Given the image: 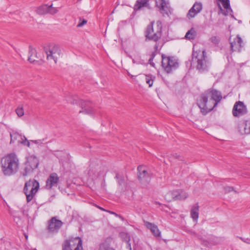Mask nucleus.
<instances>
[{
  "label": "nucleus",
  "instance_id": "2",
  "mask_svg": "<svg viewBox=\"0 0 250 250\" xmlns=\"http://www.w3.org/2000/svg\"><path fill=\"white\" fill-rule=\"evenodd\" d=\"M192 63L196 65L197 69L200 73L207 71L210 65L209 60L207 56L205 50L196 51L193 50Z\"/></svg>",
  "mask_w": 250,
  "mask_h": 250
},
{
  "label": "nucleus",
  "instance_id": "27",
  "mask_svg": "<svg viewBox=\"0 0 250 250\" xmlns=\"http://www.w3.org/2000/svg\"><path fill=\"white\" fill-rule=\"evenodd\" d=\"M48 5L45 4L39 7L37 10V12L40 15H43L48 13Z\"/></svg>",
  "mask_w": 250,
  "mask_h": 250
},
{
  "label": "nucleus",
  "instance_id": "41",
  "mask_svg": "<svg viewBox=\"0 0 250 250\" xmlns=\"http://www.w3.org/2000/svg\"><path fill=\"white\" fill-rule=\"evenodd\" d=\"M201 243H202V245H203L205 246H207V247H208V245L209 244V243L207 241H206L205 240H202Z\"/></svg>",
  "mask_w": 250,
  "mask_h": 250
},
{
  "label": "nucleus",
  "instance_id": "39",
  "mask_svg": "<svg viewBox=\"0 0 250 250\" xmlns=\"http://www.w3.org/2000/svg\"><path fill=\"white\" fill-rule=\"evenodd\" d=\"M225 193L229 192L233 190V188L231 187H225L224 188Z\"/></svg>",
  "mask_w": 250,
  "mask_h": 250
},
{
  "label": "nucleus",
  "instance_id": "29",
  "mask_svg": "<svg viewBox=\"0 0 250 250\" xmlns=\"http://www.w3.org/2000/svg\"><path fill=\"white\" fill-rule=\"evenodd\" d=\"M29 56L28 60L31 63L35 62V59L37 58V56L35 54V51L34 50H30L29 51Z\"/></svg>",
  "mask_w": 250,
  "mask_h": 250
},
{
  "label": "nucleus",
  "instance_id": "25",
  "mask_svg": "<svg viewBox=\"0 0 250 250\" xmlns=\"http://www.w3.org/2000/svg\"><path fill=\"white\" fill-rule=\"evenodd\" d=\"M82 111H80V112H84L87 114H92L93 112V109L89 103H85L82 104Z\"/></svg>",
  "mask_w": 250,
  "mask_h": 250
},
{
  "label": "nucleus",
  "instance_id": "23",
  "mask_svg": "<svg viewBox=\"0 0 250 250\" xmlns=\"http://www.w3.org/2000/svg\"><path fill=\"white\" fill-rule=\"evenodd\" d=\"M129 57L132 60V62L133 63L142 64L145 63L144 61L141 59L140 54L138 52H136L133 56L129 55Z\"/></svg>",
  "mask_w": 250,
  "mask_h": 250
},
{
  "label": "nucleus",
  "instance_id": "17",
  "mask_svg": "<svg viewBox=\"0 0 250 250\" xmlns=\"http://www.w3.org/2000/svg\"><path fill=\"white\" fill-rule=\"evenodd\" d=\"M238 130L241 135L250 133V123L246 121L240 122L238 125Z\"/></svg>",
  "mask_w": 250,
  "mask_h": 250
},
{
  "label": "nucleus",
  "instance_id": "35",
  "mask_svg": "<svg viewBox=\"0 0 250 250\" xmlns=\"http://www.w3.org/2000/svg\"><path fill=\"white\" fill-rule=\"evenodd\" d=\"M210 41L213 43L217 44L219 42L220 39L217 36H212L210 38Z\"/></svg>",
  "mask_w": 250,
  "mask_h": 250
},
{
  "label": "nucleus",
  "instance_id": "37",
  "mask_svg": "<svg viewBox=\"0 0 250 250\" xmlns=\"http://www.w3.org/2000/svg\"><path fill=\"white\" fill-rule=\"evenodd\" d=\"M176 159L177 160H182L181 157L179 156V155H177L176 154L175 155H173L171 156H170L169 158V161L171 162L173 159Z\"/></svg>",
  "mask_w": 250,
  "mask_h": 250
},
{
  "label": "nucleus",
  "instance_id": "11",
  "mask_svg": "<svg viewBox=\"0 0 250 250\" xmlns=\"http://www.w3.org/2000/svg\"><path fill=\"white\" fill-rule=\"evenodd\" d=\"M63 225V223L59 220L57 219L56 217H53L48 222L47 229L52 233L58 232L60 229Z\"/></svg>",
  "mask_w": 250,
  "mask_h": 250
},
{
  "label": "nucleus",
  "instance_id": "38",
  "mask_svg": "<svg viewBox=\"0 0 250 250\" xmlns=\"http://www.w3.org/2000/svg\"><path fill=\"white\" fill-rule=\"evenodd\" d=\"M86 22H87V21L86 20H84V19H83V20L80 19V21H79V22L78 23V24L77 25V26L78 27H82L84 24H85Z\"/></svg>",
  "mask_w": 250,
  "mask_h": 250
},
{
  "label": "nucleus",
  "instance_id": "26",
  "mask_svg": "<svg viewBox=\"0 0 250 250\" xmlns=\"http://www.w3.org/2000/svg\"><path fill=\"white\" fill-rule=\"evenodd\" d=\"M116 178L118 179L119 184L120 185L124 184L126 180V176L123 174V173H117Z\"/></svg>",
  "mask_w": 250,
  "mask_h": 250
},
{
  "label": "nucleus",
  "instance_id": "14",
  "mask_svg": "<svg viewBox=\"0 0 250 250\" xmlns=\"http://www.w3.org/2000/svg\"><path fill=\"white\" fill-rule=\"evenodd\" d=\"M156 5L159 8V10L161 14L163 15H168L171 13V8L169 6V3L165 0H155Z\"/></svg>",
  "mask_w": 250,
  "mask_h": 250
},
{
  "label": "nucleus",
  "instance_id": "46",
  "mask_svg": "<svg viewBox=\"0 0 250 250\" xmlns=\"http://www.w3.org/2000/svg\"><path fill=\"white\" fill-rule=\"evenodd\" d=\"M219 6L221 10H222L221 6H220V4L219 3Z\"/></svg>",
  "mask_w": 250,
  "mask_h": 250
},
{
  "label": "nucleus",
  "instance_id": "48",
  "mask_svg": "<svg viewBox=\"0 0 250 250\" xmlns=\"http://www.w3.org/2000/svg\"><path fill=\"white\" fill-rule=\"evenodd\" d=\"M36 250V249H34V250Z\"/></svg>",
  "mask_w": 250,
  "mask_h": 250
},
{
  "label": "nucleus",
  "instance_id": "32",
  "mask_svg": "<svg viewBox=\"0 0 250 250\" xmlns=\"http://www.w3.org/2000/svg\"><path fill=\"white\" fill-rule=\"evenodd\" d=\"M188 194L182 190H179L178 200H182L186 199L188 197Z\"/></svg>",
  "mask_w": 250,
  "mask_h": 250
},
{
  "label": "nucleus",
  "instance_id": "43",
  "mask_svg": "<svg viewBox=\"0 0 250 250\" xmlns=\"http://www.w3.org/2000/svg\"><path fill=\"white\" fill-rule=\"evenodd\" d=\"M32 141L37 144H41L42 143V141L41 140H35V141Z\"/></svg>",
  "mask_w": 250,
  "mask_h": 250
},
{
  "label": "nucleus",
  "instance_id": "30",
  "mask_svg": "<svg viewBox=\"0 0 250 250\" xmlns=\"http://www.w3.org/2000/svg\"><path fill=\"white\" fill-rule=\"evenodd\" d=\"M98 250H115L109 244L107 243H102L100 245Z\"/></svg>",
  "mask_w": 250,
  "mask_h": 250
},
{
  "label": "nucleus",
  "instance_id": "9",
  "mask_svg": "<svg viewBox=\"0 0 250 250\" xmlns=\"http://www.w3.org/2000/svg\"><path fill=\"white\" fill-rule=\"evenodd\" d=\"M39 165L38 158L34 155H30L27 157L25 163L24 172H32L37 168Z\"/></svg>",
  "mask_w": 250,
  "mask_h": 250
},
{
  "label": "nucleus",
  "instance_id": "42",
  "mask_svg": "<svg viewBox=\"0 0 250 250\" xmlns=\"http://www.w3.org/2000/svg\"><path fill=\"white\" fill-rule=\"evenodd\" d=\"M107 211L109 213H110V214L114 215L116 217H119L120 218H121V216L120 215H118V214H117L116 213H115L114 212H113L111 211Z\"/></svg>",
  "mask_w": 250,
  "mask_h": 250
},
{
  "label": "nucleus",
  "instance_id": "4",
  "mask_svg": "<svg viewBox=\"0 0 250 250\" xmlns=\"http://www.w3.org/2000/svg\"><path fill=\"white\" fill-rule=\"evenodd\" d=\"M154 21H152L146 28L145 36L147 39L157 41L161 37L162 23L160 21L156 22V26L154 28Z\"/></svg>",
  "mask_w": 250,
  "mask_h": 250
},
{
  "label": "nucleus",
  "instance_id": "7",
  "mask_svg": "<svg viewBox=\"0 0 250 250\" xmlns=\"http://www.w3.org/2000/svg\"><path fill=\"white\" fill-rule=\"evenodd\" d=\"M46 58L48 61H53L56 63L57 60L61 56V50L57 45H52L45 49Z\"/></svg>",
  "mask_w": 250,
  "mask_h": 250
},
{
  "label": "nucleus",
  "instance_id": "45",
  "mask_svg": "<svg viewBox=\"0 0 250 250\" xmlns=\"http://www.w3.org/2000/svg\"><path fill=\"white\" fill-rule=\"evenodd\" d=\"M4 173V175H5L9 176V175H10V174H11V173H8V172H7V173Z\"/></svg>",
  "mask_w": 250,
  "mask_h": 250
},
{
  "label": "nucleus",
  "instance_id": "40",
  "mask_svg": "<svg viewBox=\"0 0 250 250\" xmlns=\"http://www.w3.org/2000/svg\"><path fill=\"white\" fill-rule=\"evenodd\" d=\"M155 56V53H153L151 55V57L149 59L150 64L152 66H154V63L152 62L153 59Z\"/></svg>",
  "mask_w": 250,
  "mask_h": 250
},
{
  "label": "nucleus",
  "instance_id": "6",
  "mask_svg": "<svg viewBox=\"0 0 250 250\" xmlns=\"http://www.w3.org/2000/svg\"><path fill=\"white\" fill-rule=\"evenodd\" d=\"M162 65L167 73H170L178 67L179 63L174 57L162 55Z\"/></svg>",
  "mask_w": 250,
  "mask_h": 250
},
{
  "label": "nucleus",
  "instance_id": "33",
  "mask_svg": "<svg viewBox=\"0 0 250 250\" xmlns=\"http://www.w3.org/2000/svg\"><path fill=\"white\" fill-rule=\"evenodd\" d=\"M16 112L19 117H21L24 115V110L22 106H18L16 109Z\"/></svg>",
  "mask_w": 250,
  "mask_h": 250
},
{
  "label": "nucleus",
  "instance_id": "15",
  "mask_svg": "<svg viewBox=\"0 0 250 250\" xmlns=\"http://www.w3.org/2000/svg\"><path fill=\"white\" fill-rule=\"evenodd\" d=\"M59 177L56 173H52L46 180L45 188L50 189L53 187H57Z\"/></svg>",
  "mask_w": 250,
  "mask_h": 250
},
{
  "label": "nucleus",
  "instance_id": "19",
  "mask_svg": "<svg viewBox=\"0 0 250 250\" xmlns=\"http://www.w3.org/2000/svg\"><path fill=\"white\" fill-rule=\"evenodd\" d=\"M145 226L150 230L152 233L156 237H159L161 235V232L158 229L157 226L149 222H145Z\"/></svg>",
  "mask_w": 250,
  "mask_h": 250
},
{
  "label": "nucleus",
  "instance_id": "18",
  "mask_svg": "<svg viewBox=\"0 0 250 250\" xmlns=\"http://www.w3.org/2000/svg\"><path fill=\"white\" fill-rule=\"evenodd\" d=\"M144 7L150 9L148 0H137L134 6V10L137 11L142 10Z\"/></svg>",
  "mask_w": 250,
  "mask_h": 250
},
{
  "label": "nucleus",
  "instance_id": "36",
  "mask_svg": "<svg viewBox=\"0 0 250 250\" xmlns=\"http://www.w3.org/2000/svg\"><path fill=\"white\" fill-rule=\"evenodd\" d=\"M138 172H147V168L145 165H140L137 168Z\"/></svg>",
  "mask_w": 250,
  "mask_h": 250
},
{
  "label": "nucleus",
  "instance_id": "16",
  "mask_svg": "<svg viewBox=\"0 0 250 250\" xmlns=\"http://www.w3.org/2000/svg\"><path fill=\"white\" fill-rule=\"evenodd\" d=\"M230 42L232 51L240 52L243 43L242 39L239 36H237L233 39V41H231V38H230Z\"/></svg>",
  "mask_w": 250,
  "mask_h": 250
},
{
  "label": "nucleus",
  "instance_id": "44",
  "mask_svg": "<svg viewBox=\"0 0 250 250\" xmlns=\"http://www.w3.org/2000/svg\"><path fill=\"white\" fill-rule=\"evenodd\" d=\"M97 207H98L99 209H100L101 210H103V211H106V210H105V209H104V208H102V207H98V206H97Z\"/></svg>",
  "mask_w": 250,
  "mask_h": 250
},
{
  "label": "nucleus",
  "instance_id": "8",
  "mask_svg": "<svg viewBox=\"0 0 250 250\" xmlns=\"http://www.w3.org/2000/svg\"><path fill=\"white\" fill-rule=\"evenodd\" d=\"M62 250H83L82 241L79 237L65 241Z\"/></svg>",
  "mask_w": 250,
  "mask_h": 250
},
{
  "label": "nucleus",
  "instance_id": "5",
  "mask_svg": "<svg viewBox=\"0 0 250 250\" xmlns=\"http://www.w3.org/2000/svg\"><path fill=\"white\" fill-rule=\"evenodd\" d=\"M39 188V183L35 180H29L25 183L23 191L26 195V200L28 203L33 199Z\"/></svg>",
  "mask_w": 250,
  "mask_h": 250
},
{
  "label": "nucleus",
  "instance_id": "24",
  "mask_svg": "<svg viewBox=\"0 0 250 250\" xmlns=\"http://www.w3.org/2000/svg\"><path fill=\"white\" fill-rule=\"evenodd\" d=\"M223 6L224 8L226 10L227 12V14L229 13H231L232 10L230 6V3L229 0H218Z\"/></svg>",
  "mask_w": 250,
  "mask_h": 250
},
{
  "label": "nucleus",
  "instance_id": "47",
  "mask_svg": "<svg viewBox=\"0 0 250 250\" xmlns=\"http://www.w3.org/2000/svg\"><path fill=\"white\" fill-rule=\"evenodd\" d=\"M26 174H23V176H26Z\"/></svg>",
  "mask_w": 250,
  "mask_h": 250
},
{
  "label": "nucleus",
  "instance_id": "31",
  "mask_svg": "<svg viewBox=\"0 0 250 250\" xmlns=\"http://www.w3.org/2000/svg\"><path fill=\"white\" fill-rule=\"evenodd\" d=\"M168 194L171 195V197L174 200H178L179 194V190H174L172 191L169 192Z\"/></svg>",
  "mask_w": 250,
  "mask_h": 250
},
{
  "label": "nucleus",
  "instance_id": "20",
  "mask_svg": "<svg viewBox=\"0 0 250 250\" xmlns=\"http://www.w3.org/2000/svg\"><path fill=\"white\" fill-rule=\"evenodd\" d=\"M199 207L198 206V204L197 203L192 207L190 211L191 217L196 222H197V220L199 217Z\"/></svg>",
  "mask_w": 250,
  "mask_h": 250
},
{
  "label": "nucleus",
  "instance_id": "22",
  "mask_svg": "<svg viewBox=\"0 0 250 250\" xmlns=\"http://www.w3.org/2000/svg\"><path fill=\"white\" fill-rule=\"evenodd\" d=\"M197 36V33L195 29L194 28H191L189 30L185 35V39L188 40H193L195 39Z\"/></svg>",
  "mask_w": 250,
  "mask_h": 250
},
{
  "label": "nucleus",
  "instance_id": "1",
  "mask_svg": "<svg viewBox=\"0 0 250 250\" xmlns=\"http://www.w3.org/2000/svg\"><path fill=\"white\" fill-rule=\"evenodd\" d=\"M222 98L221 93L215 89L202 94L198 101L201 112L204 115L211 111Z\"/></svg>",
  "mask_w": 250,
  "mask_h": 250
},
{
  "label": "nucleus",
  "instance_id": "21",
  "mask_svg": "<svg viewBox=\"0 0 250 250\" xmlns=\"http://www.w3.org/2000/svg\"><path fill=\"white\" fill-rule=\"evenodd\" d=\"M137 176L139 180L144 184L148 183L151 178L149 173H138Z\"/></svg>",
  "mask_w": 250,
  "mask_h": 250
},
{
  "label": "nucleus",
  "instance_id": "13",
  "mask_svg": "<svg viewBox=\"0 0 250 250\" xmlns=\"http://www.w3.org/2000/svg\"><path fill=\"white\" fill-rule=\"evenodd\" d=\"M203 5L201 2H195L187 14V18L190 20L195 17L202 10Z\"/></svg>",
  "mask_w": 250,
  "mask_h": 250
},
{
  "label": "nucleus",
  "instance_id": "12",
  "mask_svg": "<svg viewBox=\"0 0 250 250\" xmlns=\"http://www.w3.org/2000/svg\"><path fill=\"white\" fill-rule=\"evenodd\" d=\"M247 112V107L242 102H236L233 107L232 113L235 117H239L244 115Z\"/></svg>",
  "mask_w": 250,
  "mask_h": 250
},
{
  "label": "nucleus",
  "instance_id": "3",
  "mask_svg": "<svg viewBox=\"0 0 250 250\" xmlns=\"http://www.w3.org/2000/svg\"><path fill=\"white\" fill-rule=\"evenodd\" d=\"M3 172H17L19 168V159L15 153L3 157L0 162Z\"/></svg>",
  "mask_w": 250,
  "mask_h": 250
},
{
  "label": "nucleus",
  "instance_id": "10",
  "mask_svg": "<svg viewBox=\"0 0 250 250\" xmlns=\"http://www.w3.org/2000/svg\"><path fill=\"white\" fill-rule=\"evenodd\" d=\"M10 137L11 143L17 142L18 144H22L28 147L30 146V142L27 140L26 137L18 132H13L11 133Z\"/></svg>",
  "mask_w": 250,
  "mask_h": 250
},
{
  "label": "nucleus",
  "instance_id": "34",
  "mask_svg": "<svg viewBox=\"0 0 250 250\" xmlns=\"http://www.w3.org/2000/svg\"><path fill=\"white\" fill-rule=\"evenodd\" d=\"M58 12V9L57 8L52 7V5H48V13H50L51 14H54Z\"/></svg>",
  "mask_w": 250,
  "mask_h": 250
},
{
  "label": "nucleus",
  "instance_id": "28",
  "mask_svg": "<svg viewBox=\"0 0 250 250\" xmlns=\"http://www.w3.org/2000/svg\"><path fill=\"white\" fill-rule=\"evenodd\" d=\"M155 77L152 75H146L145 76V81L149 87H151L153 84Z\"/></svg>",
  "mask_w": 250,
  "mask_h": 250
}]
</instances>
